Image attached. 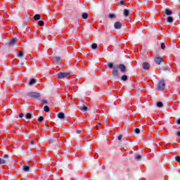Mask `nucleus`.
<instances>
[{
  "instance_id": "22",
  "label": "nucleus",
  "mask_w": 180,
  "mask_h": 180,
  "mask_svg": "<svg viewBox=\"0 0 180 180\" xmlns=\"http://www.w3.org/2000/svg\"><path fill=\"white\" fill-rule=\"evenodd\" d=\"M81 110L82 112H86V110H88V107L84 105L82 108H81Z\"/></svg>"
},
{
  "instance_id": "29",
  "label": "nucleus",
  "mask_w": 180,
  "mask_h": 180,
  "mask_svg": "<svg viewBox=\"0 0 180 180\" xmlns=\"http://www.w3.org/2000/svg\"><path fill=\"white\" fill-rule=\"evenodd\" d=\"M134 133H136V134H140V129L136 128L134 129Z\"/></svg>"
},
{
  "instance_id": "47",
  "label": "nucleus",
  "mask_w": 180,
  "mask_h": 180,
  "mask_svg": "<svg viewBox=\"0 0 180 180\" xmlns=\"http://www.w3.org/2000/svg\"><path fill=\"white\" fill-rule=\"evenodd\" d=\"M23 64H24L23 63H20L21 65H23Z\"/></svg>"
},
{
  "instance_id": "46",
  "label": "nucleus",
  "mask_w": 180,
  "mask_h": 180,
  "mask_svg": "<svg viewBox=\"0 0 180 180\" xmlns=\"http://www.w3.org/2000/svg\"><path fill=\"white\" fill-rule=\"evenodd\" d=\"M27 25V23L24 22V23H23V26H24V27H25Z\"/></svg>"
},
{
  "instance_id": "4",
  "label": "nucleus",
  "mask_w": 180,
  "mask_h": 180,
  "mask_svg": "<svg viewBox=\"0 0 180 180\" xmlns=\"http://www.w3.org/2000/svg\"><path fill=\"white\" fill-rule=\"evenodd\" d=\"M70 75V73L68 72H59V74L58 75V78L59 79H63V78H66V77H69Z\"/></svg>"
},
{
  "instance_id": "24",
  "label": "nucleus",
  "mask_w": 180,
  "mask_h": 180,
  "mask_svg": "<svg viewBox=\"0 0 180 180\" xmlns=\"http://www.w3.org/2000/svg\"><path fill=\"white\" fill-rule=\"evenodd\" d=\"M122 81H127V75H124L121 77Z\"/></svg>"
},
{
  "instance_id": "17",
  "label": "nucleus",
  "mask_w": 180,
  "mask_h": 180,
  "mask_svg": "<svg viewBox=\"0 0 180 180\" xmlns=\"http://www.w3.org/2000/svg\"><path fill=\"white\" fill-rule=\"evenodd\" d=\"M4 164H6V160L0 158V165H4Z\"/></svg>"
},
{
  "instance_id": "5",
  "label": "nucleus",
  "mask_w": 180,
  "mask_h": 180,
  "mask_svg": "<svg viewBox=\"0 0 180 180\" xmlns=\"http://www.w3.org/2000/svg\"><path fill=\"white\" fill-rule=\"evenodd\" d=\"M16 41H18V39L13 38L8 44L9 47H13V45L16 44Z\"/></svg>"
},
{
  "instance_id": "16",
  "label": "nucleus",
  "mask_w": 180,
  "mask_h": 180,
  "mask_svg": "<svg viewBox=\"0 0 180 180\" xmlns=\"http://www.w3.org/2000/svg\"><path fill=\"white\" fill-rule=\"evenodd\" d=\"M167 22H169V23H172V22H174V18H172V17L169 16L167 19Z\"/></svg>"
},
{
  "instance_id": "34",
  "label": "nucleus",
  "mask_w": 180,
  "mask_h": 180,
  "mask_svg": "<svg viewBox=\"0 0 180 180\" xmlns=\"http://www.w3.org/2000/svg\"><path fill=\"white\" fill-rule=\"evenodd\" d=\"M22 56H23V52L22 51L18 52V57H22Z\"/></svg>"
},
{
  "instance_id": "40",
  "label": "nucleus",
  "mask_w": 180,
  "mask_h": 180,
  "mask_svg": "<svg viewBox=\"0 0 180 180\" xmlns=\"http://www.w3.org/2000/svg\"><path fill=\"white\" fill-rule=\"evenodd\" d=\"M120 5H124V1H121L120 2Z\"/></svg>"
},
{
  "instance_id": "28",
  "label": "nucleus",
  "mask_w": 180,
  "mask_h": 180,
  "mask_svg": "<svg viewBox=\"0 0 180 180\" xmlns=\"http://www.w3.org/2000/svg\"><path fill=\"white\" fill-rule=\"evenodd\" d=\"M108 68H112V70H113V68L115 66H113V63H110L108 64Z\"/></svg>"
},
{
  "instance_id": "12",
  "label": "nucleus",
  "mask_w": 180,
  "mask_h": 180,
  "mask_svg": "<svg viewBox=\"0 0 180 180\" xmlns=\"http://www.w3.org/2000/svg\"><path fill=\"white\" fill-rule=\"evenodd\" d=\"M33 117V116L32 115V113L30 112H27L26 115H25V119H28V120H30Z\"/></svg>"
},
{
  "instance_id": "27",
  "label": "nucleus",
  "mask_w": 180,
  "mask_h": 180,
  "mask_svg": "<svg viewBox=\"0 0 180 180\" xmlns=\"http://www.w3.org/2000/svg\"><path fill=\"white\" fill-rule=\"evenodd\" d=\"M108 18L110 19H113V18H116V15L115 14L110 13V14H109Z\"/></svg>"
},
{
  "instance_id": "26",
  "label": "nucleus",
  "mask_w": 180,
  "mask_h": 180,
  "mask_svg": "<svg viewBox=\"0 0 180 180\" xmlns=\"http://www.w3.org/2000/svg\"><path fill=\"white\" fill-rule=\"evenodd\" d=\"M91 47H92L93 50H95V49H98V44H93L91 45Z\"/></svg>"
},
{
  "instance_id": "21",
  "label": "nucleus",
  "mask_w": 180,
  "mask_h": 180,
  "mask_svg": "<svg viewBox=\"0 0 180 180\" xmlns=\"http://www.w3.org/2000/svg\"><path fill=\"white\" fill-rule=\"evenodd\" d=\"M129 10H127V9L124 10V16H129Z\"/></svg>"
},
{
  "instance_id": "45",
  "label": "nucleus",
  "mask_w": 180,
  "mask_h": 180,
  "mask_svg": "<svg viewBox=\"0 0 180 180\" xmlns=\"http://www.w3.org/2000/svg\"><path fill=\"white\" fill-rule=\"evenodd\" d=\"M30 144H31L32 146H33V144H34V141H30Z\"/></svg>"
},
{
  "instance_id": "7",
  "label": "nucleus",
  "mask_w": 180,
  "mask_h": 180,
  "mask_svg": "<svg viewBox=\"0 0 180 180\" xmlns=\"http://www.w3.org/2000/svg\"><path fill=\"white\" fill-rule=\"evenodd\" d=\"M115 29H122V22H116L114 24Z\"/></svg>"
},
{
  "instance_id": "44",
  "label": "nucleus",
  "mask_w": 180,
  "mask_h": 180,
  "mask_svg": "<svg viewBox=\"0 0 180 180\" xmlns=\"http://www.w3.org/2000/svg\"><path fill=\"white\" fill-rule=\"evenodd\" d=\"M176 134H177V136H179V137H180V131H177V132H176Z\"/></svg>"
},
{
  "instance_id": "15",
  "label": "nucleus",
  "mask_w": 180,
  "mask_h": 180,
  "mask_svg": "<svg viewBox=\"0 0 180 180\" xmlns=\"http://www.w3.org/2000/svg\"><path fill=\"white\" fill-rule=\"evenodd\" d=\"M36 84V79H31L29 82V85H34Z\"/></svg>"
},
{
  "instance_id": "19",
  "label": "nucleus",
  "mask_w": 180,
  "mask_h": 180,
  "mask_svg": "<svg viewBox=\"0 0 180 180\" xmlns=\"http://www.w3.org/2000/svg\"><path fill=\"white\" fill-rule=\"evenodd\" d=\"M35 20H40V14H37L34 16Z\"/></svg>"
},
{
  "instance_id": "23",
  "label": "nucleus",
  "mask_w": 180,
  "mask_h": 180,
  "mask_svg": "<svg viewBox=\"0 0 180 180\" xmlns=\"http://www.w3.org/2000/svg\"><path fill=\"white\" fill-rule=\"evenodd\" d=\"M44 110L45 112H50V108L48 105H45Z\"/></svg>"
},
{
  "instance_id": "39",
  "label": "nucleus",
  "mask_w": 180,
  "mask_h": 180,
  "mask_svg": "<svg viewBox=\"0 0 180 180\" xmlns=\"http://www.w3.org/2000/svg\"><path fill=\"white\" fill-rule=\"evenodd\" d=\"M23 116H25V115H23V113H20V114L19 115V117H20V118L23 117Z\"/></svg>"
},
{
  "instance_id": "35",
  "label": "nucleus",
  "mask_w": 180,
  "mask_h": 180,
  "mask_svg": "<svg viewBox=\"0 0 180 180\" xmlns=\"http://www.w3.org/2000/svg\"><path fill=\"white\" fill-rule=\"evenodd\" d=\"M41 103L47 104V103H48V102H47V101H46V100L43 99V100H41Z\"/></svg>"
},
{
  "instance_id": "11",
  "label": "nucleus",
  "mask_w": 180,
  "mask_h": 180,
  "mask_svg": "<svg viewBox=\"0 0 180 180\" xmlns=\"http://www.w3.org/2000/svg\"><path fill=\"white\" fill-rule=\"evenodd\" d=\"M58 119H64L65 117V115L63 112H59L58 115Z\"/></svg>"
},
{
  "instance_id": "33",
  "label": "nucleus",
  "mask_w": 180,
  "mask_h": 180,
  "mask_svg": "<svg viewBox=\"0 0 180 180\" xmlns=\"http://www.w3.org/2000/svg\"><path fill=\"white\" fill-rule=\"evenodd\" d=\"M175 160L177 162H180V157L179 156H176Z\"/></svg>"
},
{
  "instance_id": "32",
  "label": "nucleus",
  "mask_w": 180,
  "mask_h": 180,
  "mask_svg": "<svg viewBox=\"0 0 180 180\" xmlns=\"http://www.w3.org/2000/svg\"><path fill=\"white\" fill-rule=\"evenodd\" d=\"M161 49H162V50H165V44H164V43H162V44H161Z\"/></svg>"
},
{
  "instance_id": "41",
  "label": "nucleus",
  "mask_w": 180,
  "mask_h": 180,
  "mask_svg": "<svg viewBox=\"0 0 180 180\" xmlns=\"http://www.w3.org/2000/svg\"><path fill=\"white\" fill-rule=\"evenodd\" d=\"M77 134H81V130L78 129V130L77 131Z\"/></svg>"
},
{
  "instance_id": "18",
  "label": "nucleus",
  "mask_w": 180,
  "mask_h": 180,
  "mask_svg": "<svg viewBox=\"0 0 180 180\" xmlns=\"http://www.w3.org/2000/svg\"><path fill=\"white\" fill-rule=\"evenodd\" d=\"M82 18L83 19H88V13H83L82 15Z\"/></svg>"
},
{
  "instance_id": "2",
  "label": "nucleus",
  "mask_w": 180,
  "mask_h": 180,
  "mask_svg": "<svg viewBox=\"0 0 180 180\" xmlns=\"http://www.w3.org/2000/svg\"><path fill=\"white\" fill-rule=\"evenodd\" d=\"M27 96H30V98H33L34 99H40L41 98V95L39 93L37 92H28L27 94Z\"/></svg>"
},
{
  "instance_id": "13",
  "label": "nucleus",
  "mask_w": 180,
  "mask_h": 180,
  "mask_svg": "<svg viewBox=\"0 0 180 180\" xmlns=\"http://www.w3.org/2000/svg\"><path fill=\"white\" fill-rule=\"evenodd\" d=\"M30 167L27 165H24L23 167V171H25V172H28V171H30Z\"/></svg>"
},
{
  "instance_id": "14",
  "label": "nucleus",
  "mask_w": 180,
  "mask_h": 180,
  "mask_svg": "<svg viewBox=\"0 0 180 180\" xmlns=\"http://www.w3.org/2000/svg\"><path fill=\"white\" fill-rule=\"evenodd\" d=\"M165 13L166 15H167V16L172 15V11H171L169 9H166Z\"/></svg>"
},
{
  "instance_id": "9",
  "label": "nucleus",
  "mask_w": 180,
  "mask_h": 180,
  "mask_svg": "<svg viewBox=\"0 0 180 180\" xmlns=\"http://www.w3.org/2000/svg\"><path fill=\"white\" fill-rule=\"evenodd\" d=\"M155 62L156 63V64H161V63H162V58H155Z\"/></svg>"
},
{
  "instance_id": "1",
  "label": "nucleus",
  "mask_w": 180,
  "mask_h": 180,
  "mask_svg": "<svg viewBox=\"0 0 180 180\" xmlns=\"http://www.w3.org/2000/svg\"><path fill=\"white\" fill-rule=\"evenodd\" d=\"M119 70L121 72H126V65L124 64L115 65L112 70V77L115 79H120V76L119 75Z\"/></svg>"
},
{
  "instance_id": "43",
  "label": "nucleus",
  "mask_w": 180,
  "mask_h": 180,
  "mask_svg": "<svg viewBox=\"0 0 180 180\" xmlns=\"http://www.w3.org/2000/svg\"><path fill=\"white\" fill-rule=\"evenodd\" d=\"M46 129H50V127L47 124L45 125Z\"/></svg>"
},
{
  "instance_id": "25",
  "label": "nucleus",
  "mask_w": 180,
  "mask_h": 180,
  "mask_svg": "<svg viewBox=\"0 0 180 180\" xmlns=\"http://www.w3.org/2000/svg\"><path fill=\"white\" fill-rule=\"evenodd\" d=\"M38 25H39V26H44V21H43V20H39V21L38 22Z\"/></svg>"
},
{
  "instance_id": "6",
  "label": "nucleus",
  "mask_w": 180,
  "mask_h": 180,
  "mask_svg": "<svg viewBox=\"0 0 180 180\" xmlns=\"http://www.w3.org/2000/svg\"><path fill=\"white\" fill-rule=\"evenodd\" d=\"M143 68V70H149L150 69V63H147V62H144L142 64Z\"/></svg>"
},
{
  "instance_id": "20",
  "label": "nucleus",
  "mask_w": 180,
  "mask_h": 180,
  "mask_svg": "<svg viewBox=\"0 0 180 180\" xmlns=\"http://www.w3.org/2000/svg\"><path fill=\"white\" fill-rule=\"evenodd\" d=\"M157 106L158 108H162V106H164V104L162 103V102H158Z\"/></svg>"
},
{
  "instance_id": "30",
  "label": "nucleus",
  "mask_w": 180,
  "mask_h": 180,
  "mask_svg": "<svg viewBox=\"0 0 180 180\" xmlns=\"http://www.w3.org/2000/svg\"><path fill=\"white\" fill-rule=\"evenodd\" d=\"M135 160L136 161H140V160H141V155H137L135 157Z\"/></svg>"
},
{
  "instance_id": "37",
  "label": "nucleus",
  "mask_w": 180,
  "mask_h": 180,
  "mask_svg": "<svg viewBox=\"0 0 180 180\" xmlns=\"http://www.w3.org/2000/svg\"><path fill=\"white\" fill-rule=\"evenodd\" d=\"M122 138H123V136H122V135L118 136V140L119 141L122 140Z\"/></svg>"
},
{
  "instance_id": "31",
  "label": "nucleus",
  "mask_w": 180,
  "mask_h": 180,
  "mask_svg": "<svg viewBox=\"0 0 180 180\" xmlns=\"http://www.w3.org/2000/svg\"><path fill=\"white\" fill-rule=\"evenodd\" d=\"M44 120V117H43L41 116L39 117V119H38V121L40 122H43Z\"/></svg>"
},
{
  "instance_id": "36",
  "label": "nucleus",
  "mask_w": 180,
  "mask_h": 180,
  "mask_svg": "<svg viewBox=\"0 0 180 180\" xmlns=\"http://www.w3.org/2000/svg\"><path fill=\"white\" fill-rule=\"evenodd\" d=\"M101 122H98L97 124H96V129L98 130L99 128L98 127V126H101Z\"/></svg>"
},
{
  "instance_id": "48",
  "label": "nucleus",
  "mask_w": 180,
  "mask_h": 180,
  "mask_svg": "<svg viewBox=\"0 0 180 180\" xmlns=\"http://www.w3.org/2000/svg\"><path fill=\"white\" fill-rule=\"evenodd\" d=\"M55 141H57V139H54Z\"/></svg>"
},
{
  "instance_id": "38",
  "label": "nucleus",
  "mask_w": 180,
  "mask_h": 180,
  "mask_svg": "<svg viewBox=\"0 0 180 180\" xmlns=\"http://www.w3.org/2000/svg\"><path fill=\"white\" fill-rule=\"evenodd\" d=\"M53 142H54V141L53 139H49V144H52V143H53Z\"/></svg>"
},
{
  "instance_id": "8",
  "label": "nucleus",
  "mask_w": 180,
  "mask_h": 180,
  "mask_svg": "<svg viewBox=\"0 0 180 180\" xmlns=\"http://www.w3.org/2000/svg\"><path fill=\"white\" fill-rule=\"evenodd\" d=\"M171 68H172L171 65H166L165 67H163V71H169V70H171Z\"/></svg>"
},
{
  "instance_id": "42",
  "label": "nucleus",
  "mask_w": 180,
  "mask_h": 180,
  "mask_svg": "<svg viewBox=\"0 0 180 180\" xmlns=\"http://www.w3.org/2000/svg\"><path fill=\"white\" fill-rule=\"evenodd\" d=\"M9 158V155H4V158Z\"/></svg>"
},
{
  "instance_id": "10",
  "label": "nucleus",
  "mask_w": 180,
  "mask_h": 180,
  "mask_svg": "<svg viewBox=\"0 0 180 180\" xmlns=\"http://www.w3.org/2000/svg\"><path fill=\"white\" fill-rule=\"evenodd\" d=\"M61 58L60 57H56L55 58V63H56V64H61Z\"/></svg>"
},
{
  "instance_id": "3",
  "label": "nucleus",
  "mask_w": 180,
  "mask_h": 180,
  "mask_svg": "<svg viewBox=\"0 0 180 180\" xmlns=\"http://www.w3.org/2000/svg\"><path fill=\"white\" fill-rule=\"evenodd\" d=\"M165 89V82L164 80H160L158 84V90L162 91Z\"/></svg>"
}]
</instances>
